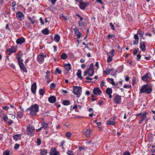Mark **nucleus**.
<instances>
[{"instance_id": "1", "label": "nucleus", "mask_w": 155, "mask_h": 155, "mask_svg": "<svg viewBox=\"0 0 155 155\" xmlns=\"http://www.w3.org/2000/svg\"><path fill=\"white\" fill-rule=\"evenodd\" d=\"M39 107L37 104L32 105L29 108L25 110L26 112L29 111V114L31 116H35L39 112Z\"/></svg>"}, {"instance_id": "2", "label": "nucleus", "mask_w": 155, "mask_h": 155, "mask_svg": "<svg viewBox=\"0 0 155 155\" xmlns=\"http://www.w3.org/2000/svg\"><path fill=\"white\" fill-rule=\"evenodd\" d=\"M152 91V86L148 84L142 85L140 90V93H145L147 94H149Z\"/></svg>"}, {"instance_id": "3", "label": "nucleus", "mask_w": 155, "mask_h": 155, "mask_svg": "<svg viewBox=\"0 0 155 155\" xmlns=\"http://www.w3.org/2000/svg\"><path fill=\"white\" fill-rule=\"evenodd\" d=\"M94 73V64L92 63L90 64L89 67L87 68L84 71L83 76H85L87 74L89 76L91 77L93 75Z\"/></svg>"}, {"instance_id": "4", "label": "nucleus", "mask_w": 155, "mask_h": 155, "mask_svg": "<svg viewBox=\"0 0 155 155\" xmlns=\"http://www.w3.org/2000/svg\"><path fill=\"white\" fill-rule=\"evenodd\" d=\"M16 58L18 60V65L20 69L24 72L26 73L27 72V70L23 64V60L21 58V57L20 56H17Z\"/></svg>"}, {"instance_id": "5", "label": "nucleus", "mask_w": 155, "mask_h": 155, "mask_svg": "<svg viewBox=\"0 0 155 155\" xmlns=\"http://www.w3.org/2000/svg\"><path fill=\"white\" fill-rule=\"evenodd\" d=\"M82 92L81 88L80 87L74 86L73 87V93L77 95V97L79 98L81 96Z\"/></svg>"}, {"instance_id": "6", "label": "nucleus", "mask_w": 155, "mask_h": 155, "mask_svg": "<svg viewBox=\"0 0 155 155\" xmlns=\"http://www.w3.org/2000/svg\"><path fill=\"white\" fill-rule=\"evenodd\" d=\"M35 128L34 127L28 125L27 127V134L31 137H33L35 134Z\"/></svg>"}, {"instance_id": "7", "label": "nucleus", "mask_w": 155, "mask_h": 155, "mask_svg": "<svg viewBox=\"0 0 155 155\" xmlns=\"http://www.w3.org/2000/svg\"><path fill=\"white\" fill-rule=\"evenodd\" d=\"M121 100V96L118 94H116L114 97V103L116 104L120 103Z\"/></svg>"}, {"instance_id": "8", "label": "nucleus", "mask_w": 155, "mask_h": 155, "mask_svg": "<svg viewBox=\"0 0 155 155\" xmlns=\"http://www.w3.org/2000/svg\"><path fill=\"white\" fill-rule=\"evenodd\" d=\"M46 57V55H43L40 54L38 55L37 58V60L38 63L39 64L42 63L44 61L45 58Z\"/></svg>"}, {"instance_id": "9", "label": "nucleus", "mask_w": 155, "mask_h": 155, "mask_svg": "<svg viewBox=\"0 0 155 155\" xmlns=\"http://www.w3.org/2000/svg\"><path fill=\"white\" fill-rule=\"evenodd\" d=\"M16 50V48L13 46L11 48L7 49L6 51V52L8 55H10L12 53L15 52Z\"/></svg>"}, {"instance_id": "10", "label": "nucleus", "mask_w": 155, "mask_h": 155, "mask_svg": "<svg viewBox=\"0 0 155 155\" xmlns=\"http://www.w3.org/2000/svg\"><path fill=\"white\" fill-rule=\"evenodd\" d=\"M102 93V91L99 87H95L93 90V93L96 95H100Z\"/></svg>"}, {"instance_id": "11", "label": "nucleus", "mask_w": 155, "mask_h": 155, "mask_svg": "<svg viewBox=\"0 0 155 155\" xmlns=\"http://www.w3.org/2000/svg\"><path fill=\"white\" fill-rule=\"evenodd\" d=\"M3 117V119L4 121L7 122L8 120V117L7 116L5 115L3 111L2 110H0V118H1Z\"/></svg>"}, {"instance_id": "12", "label": "nucleus", "mask_w": 155, "mask_h": 155, "mask_svg": "<svg viewBox=\"0 0 155 155\" xmlns=\"http://www.w3.org/2000/svg\"><path fill=\"white\" fill-rule=\"evenodd\" d=\"M50 155H59V153L57 151L56 149L54 147L51 149V151L50 152Z\"/></svg>"}, {"instance_id": "13", "label": "nucleus", "mask_w": 155, "mask_h": 155, "mask_svg": "<svg viewBox=\"0 0 155 155\" xmlns=\"http://www.w3.org/2000/svg\"><path fill=\"white\" fill-rule=\"evenodd\" d=\"M16 17L19 19L21 20L24 19V15L20 11L17 12L16 14Z\"/></svg>"}, {"instance_id": "14", "label": "nucleus", "mask_w": 155, "mask_h": 155, "mask_svg": "<svg viewBox=\"0 0 155 155\" xmlns=\"http://www.w3.org/2000/svg\"><path fill=\"white\" fill-rule=\"evenodd\" d=\"M37 88L36 83L35 82L31 85V91L33 94H35Z\"/></svg>"}, {"instance_id": "15", "label": "nucleus", "mask_w": 155, "mask_h": 155, "mask_svg": "<svg viewBox=\"0 0 155 155\" xmlns=\"http://www.w3.org/2000/svg\"><path fill=\"white\" fill-rule=\"evenodd\" d=\"M79 3V7L82 10H84L88 5L87 3H85L83 2V1Z\"/></svg>"}, {"instance_id": "16", "label": "nucleus", "mask_w": 155, "mask_h": 155, "mask_svg": "<svg viewBox=\"0 0 155 155\" xmlns=\"http://www.w3.org/2000/svg\"><path fill=\"white\" fill-rule=\"evenodd\" d=\"M151 77V74L148 72L142 77V79L144 81H147L148 79L150 78Z\"/></svg>"}, {"instance_id": "17", "label": "nucleus", "mask_w": 155, "mask_h": 155, "mask_svg": "<svg viewBox=\"0 0 155 155\" xmlns=\"http://www.w3.org/2000/svg\"><path fill=\"white\" fill-rule=\"evenodd\" d=\"M140 48L142 51H145L146 45L144 42L141 41L140 42Z\"/></svg>"}, {"instance_id": "18", "label": "nucleus", "mask_w": 155, "mask_h": 155, "mask_svg": "<svg viewBox=\"0 0 155 155\" xmlns=\"http://www.w3.org/2000/svg\"><path fill=\"white\" fill-rule=\"evenodd\" d=\"M25 41L24 38H18L16 41V42L18 44L22 45Z\"/></svg>"}, {"instance_id": "19", "label": "nucleus", "mask_w": 155, "mask_h": 155, "mask_svg": "<svg viewBox=\"0 0 155 155\" xmlns=\"http://www.w3.org/2000/svg\"><path fill=\"white\" fill-rule=\"evenodd\" d=\"M56 100V98L54 96H51L48 98V101L51 103H54Z\"/></svg>"}, {"instance_id": "20", "label": "nucleus", "mask_w": 155, "mask_h": 155, "mask_svg": "<svg viewBox=\"0 0 155 155\" xmlns=\"http://www.w3.org/2000/svg\"><path fill=\"white\" fill-rule=\"evenodd\" d=\"M41 124L42 129L43 128L44 130H46L48 128V124L44 121L41 122Z\"/></svg>"}, {"instance_id": "21", "label": "nucleus", "mask_w": 155, "mask_h": 155, "mask_svg": "<svg viewBox=\"0 0 155 155\" xmlns=\"http://www.w3.org/2000/svg\"><path fill=\"white\" fill-rule=\"evenodd\" d=\"M92 130L89 128L87 129L86 131H83V133L87 137H88L90 136V134Z\"/></svg>"}, {"instance_id": "22", "label": "nucleus", "mask_w": 155, "mask_h": 155, "mask_svg": "<svg viewBox=\"0 0 155 155\" xmlns=\"http://www.w3.org/2000/svg\"><path fill=\"white\" fill-rule=\"evenodd\" d=\"M13 138L15 140L17 141L21 139V135L20 134H16L13 136Z\"/></svg>"}, {"instance_id": "23", "label": "nucleus", "mask_w": 155, "mask_h": 155, "mask_svg": "<svg viewBox=\"0 0 155 155\" xmlns=\"http://www.w3.org/2000/svg\"><path fill=\"white\" fill-rule=\"evenodd\" d=\"M64 68L67 72L69 71L71 69V66L70 64H65L64 65Z\"/></svg>"}, {"instance_id": "24", "label": "nucleus", "mask_w": 155, "mask_h": 155, "mask_svg": "<svg viewBox=\"0 0 155 155\" xmlns=\"http://www.w3.org/2000/svg\"><path fill=\"white\" fill-rule=\"evenodd\" d=\"M81 70L80 69H79L78 70V72L76 74V75L81 80H82L83 79V77L81 76Z\"/></svg>"}, {"instance_id": "25", "label": "nucleus", "mask_w": 155, "mask_h": 155, "mask_svg": "<svg viewBox=\"0 0 155 155\" xmlns=\"http://www.w3.org/2000/svg\"><path fill=\"white\" fill-rule=\"evenodd\" d=\"M115 124V122L114 121H111V120H109L107 121L106 125H112L114 126Z\"/></svg>"}, {"instance_id": "26", "label": "nucleus", "mask_w": 155, "mask_h": 155, "mask_svg": "<svg viewBox=\"0 0 155 155\" xmlns=\"http://www.w3.org/2000/svg\"><path fill=\"white\" fill-rule=\"evenodd\" d=\"M141 119L143 121L144 120H145L146 121H147V119L146 113L145 112L142 114Z\"/></svg>"}, {"instance_id": "27", "label": "nucleus", "mask_w": 155, "mask_h": 155, "mask_svg": "<svg viewBox=\"0 0 155 155\" xmlns=\"http://www.w3.org/2000/svg\"><path fill=\"white\" fill-rule=\"evenodd\" d=\"M49 31L48 28H45L42 31V33L45 35H48L49 34Z\"/></svg>"}, {"instance_id": "28", "label": "nucleus", "mask_w": 155, "mask_h": 155, "mask_svg": "<svg viewBox=\"0 0 155 155\" xmlns=\"http://www.w3.org/2000/svg\"><path fill=\"white\" fill-rule=\"evenodd\" d=\"M47 150L45 149H43L41 150V155H46L47 154Z\"/></svg>"}, {"instance_id": "29", "label": "nucleus", "mask_w": 155, "mask_h": 155, "mask_svg": "<svg viewBox=\"0 0 155 155\" xmlns=\"http://www.w3.org/2000/svg\"><path fill=\"white\" fill-rule=\"evenodd\" d=\"M17 115L19 119H21L23 116V114L21 112L18 111L17 113Z\"/></svg>"}, {"instance_id": "30", "label": "nucleus", "mask_w": 155, "mask_h": 155, "mask_svg": "<svg viewBox=\"0 0 155 155\" xmlns=\"http://www.w3.org/2000/svg\"><path fill=\"white\" fill-rule=\"evenodd\" d=\"M60 37L59 35H56L54 37V40L56 42H58L60 40Z\"/></svg>"}, {"instance_id": "31", "label": "nucleus", "mask_w": 155, "mask_h": 155, "mask_svg": "<svg viewBox=\"0 0 155 155\" xmlns=\"http://www.w3.org/2000/svg\"><path fill=\"white\" fill-rule=\"evenodd\" d=\"M112 92V90L110 88H107L106 90V93L107 94H111Z\"/></svg>"}, {"instance_id": "32", "label": "nucleus", "mask_w": 155, "mask_h": 155, "mask_svg": "<svg viewBox=\"0 0 155 155\" xmlns=\"http://www.w3.org/2000/svg\"><path fill=\"white\" fill-rule=\"evenodd\" d=\"M39 93L40 95L43 96L45 93V91L44 88H40L39 90Z\"/></svg>"}, {"instance_id": "33", "label": "nucleus", "mask_w": 155, "mask_h": 155, "mask_svg": "<svg viewBox=\"0 0 155 155\" xmlns=\"http://www.w3.org/2000/svg\"><path fill=\"white\" fill-rule=\"evenodd\" d=\"M63 105L66 106L70 104V101L68 100H64L62 103Z\"/></svg>"}, {"instance_id": "34", "label": "nucleus", "mask_w": 155, "mask_h": 155, "mask_svg": "<svg viewBox=\"0 0 155 155\" xmlns=\"http://www.w3.org/2000/svg\"><path fill=\"white\" fill-rule=\"evenodd\" d=\"M46 75L45 76V78L46 79H48L50 78V71L49 70H47L46 72Z\"/></svg>"}, {"instance_id": "35", "label": "nucleus", "mask_w": 155, "mask_h": 155, "mask_svg": "<svg viewBox=\"0 0 155 155\" xmlns=\"http://www.w3.org/2000/svg\"><path fill=\"white\" fill-rule=\"evenodd\" d=\"M107 80H110V83L112 84L114 86H116L117 87V84H115V82L114 81V79L113 78H107Z\"/></svg>"}, {"instance_id": "36", "label": "nucleus", "mask_w": 155, "mask_h": 155, "mask_svg": "<svg viewBox=\"0 0 155 155\" xmlns=\"http://www.w3.org/2000/svg\"><path fill=\"white\" fill-rule=\"evenodd\" d=\"M61 57L62 59H65L67 58L68 56L66 54L64 53L61 55Z\"/></svg>"}, {"instance_id": "37", "label": "nucleus", "mask_w": 155, "mask_h": 155, "mask_svg": "<svg viewBox=\"0 0 155 155\" xmlns=\"http://www.w3.org/2000/svg\"><path fill=\"white\" fill-rule=\"evenodd\" d=\"M66 153L68 155H74V152L69 150H67Z\"/></svg>"}, {"instance_id": "38", "label": "nucleus", "mask_w": 155, "mask_h": 155, "mask_svg": "<svg viewBox=\"0 0 155 155\" xmlns=\"http://www.w3.org/2000/svg\"><path fill=\"white\" fill-rule=\"evenodd\" d=\"M71 132H68L66 134V137L68 139H69L71 137Z\"/></svg>"}, {"instance_id": "39", "label": "nucleus", "mask_w": 155, "mask_h": 155, "mask_svg": "<svg viewBox=\"0 0 155 155\" xmlns=\"http://www.w3.org/2000/svg\"><path fill=\"white\" fill-rule=\"evenodd\" d=\"M56 86V84L54 83H52L50 85V88L51 89H53Z\"/></svg>"}, {"instance_id": "40", "label": "nucleus", "mask_w": 155, "mask_h": 155, "mask_svg": "<svg viewBox=\"0 0 155 155\" xmlns=\"http://www.w3.org/2000/svg\"><path fill=\"white\" fill-rule=\"evenodd\" d=\"M74 34L75 35H77L78 34L79 32H80L78 30V28H74Z\"/></svg>"}, {"instance_id": "41", "label": "nucleus", "mask_w": 155, "mask_h": 155, "mask_svg": "<svg viewBox=\"0 0 155 155\" xmlns=\"http://www.w3.org/2000/svg\"><path fill=\"white\" fill-rule=\"evenodd\" d=\"M112 57L110 56H108V58H107V62L110 63V62H111L112 61Z\"/></svg>"}, {"instance_id": "42", "label": "nucleus", "mask_w": 155, "mask_h": 155, "mask_svg": "<svg viewBox=\"0 0 155 155\" xmlns=\"http://www.w3.org/2000/svg\"><path fill=\"white\" fill-rule=\"evenodd\" d=\"M79 149L80 151L81 150H86L87 149V148L86 147H85L84 146H79Z\"/></svg>"}, {"instance_id": "43", "label": "nucleus", "mask_w": 155, "mask_h": 155, "mask_svg": "<svg viewBox=\"0 0 155 155\" xmlns=\"http://www.w3.org/2000/svg\"><path fill=\"white\" fill-rule=\"evenodd\" d=\"M10 154V151L8 150H7L4 152L3 155H9Z\"/></svg>"}, {"instance_id": "44", "label": "nucleus", "mask_w": 155, "mask_h": 155, "mask_svg": "<svg viewBox=\"0 0 155 155\" xmlns=\"http://www.w3.org/2000/svg\"><path fill=\"white\" fill-rule=\"evenodd\" d=\"M139 50L138 48L134 49L133 51V54L134 55H136L138 53V51Z\"/></svg>"}, {"instance_id": "45", "label": "nucleus", "mask_w": 155, "mask_h": 155, "mask_svg": "<svg viewBox=\"0 0 155 155\" xmlns=\"http://www.w3.org/2000/svg\"><path fill=\"white\" fill-rule=\"evenodd\" d=\"M144 33L143 31H140L139 33V34L140 35V36L143 39H145V38L143 37Z\"/></svg>"}, {"instance_id": "46", "label": "nucleus", "mask_w": 155, "mask_h": 155, "mask_svg": "<svg viewBox=\"0 0 155 155\" xmlns=\"http://www.w3.org/2000/svg\"><path fill=\"white\" fill-rule=\"evenodd\" d=\"M37 145L38 146L40 145L41 144V140L40 138H37Z\"/></svg>"}, {"instance_id": "47", "label": "nucleus", "mask_w": 155, "mask_h": 155, "mask_svg": "<svg viewBox=\"0 0 155 155\" xmlns=\"http://www.w3.org/2000/svg\"><path fill=\"white\" fill-rule=\"evenodd\" d=\"M77 37V38H80L81 37H83V35L80 33V32H79L78 34L77 35H75Z\"/></svg>"}, {"instance_id": "48", "label": "nucleus", "mask_w": 155, "mask_h": 155, "mask_svg": "<svg viewBox=\"0 0 155 155\" xmlns=\"http://www.w3.org/2000/svg\"><path fill=\"white\" fill-rule=\"evenodd\" d=\"M98 103L99 105L100 106H101L104 104V102L101 100H99L98 101Z\"/></svg>"}, {"instance_id": "49", "label": "nucleus", "mask_w": 155, "mask_h": 155, "mask_svg": "<svg viewBox=\"0 0 155 155\" xmlns=\"http://www.w3.org/2000/svg\"><path fill=\"white\" fill-rule=\"evenodd\" d=\"M137 60L138 61H140V58L141 57V55L140 54H137Z\"/></svg>"}, {"instance_id": "50", "label": "nucleus", "mask_w": 155, "mask_h": 155, "mask_svg": "<svg viewBox=\"0 0 155 155\" xmlns=\"http://www.w3.org/2000/svg\"><path fill=\"white\" fill-rule=\"evenodd\" d=\"M76 16H77L80 19V21H82L83 18L82 17L81 15L78 14H76Z\"/></svg>"}, {"instance_id": "51", "label": "nucleus", "mask_w": 155, "mask_h": 155, "mask_svg": "<svg viewBox=\"0 0 155 155\" xmlns=\"http://www.w3.org/2000/svg\"><path fill=\"white\" fill-rule=\"evenodd\" d=\"M109 24H110V26H111V29L113 30H115V28L114 27V25H113V24H112V23L110 22V23Z\"/></svg>"}, {"instance_id": "52", "label": "nucleus", "mask_w": 155, "mask_h": 155, "mask_svg": "<svg viewBox=\"0 0 155 155\" xmlns=\"http://www.w3.org/2000/svg\"><path fill=\"white\" fill-rule=\"evenodd\" d=\"M19 147H20V145L19 144L16 143V144H15V145L14 148L15 149H17L19 148Z\"/></svg>"}, {"instance_id": "53", "label": "nucleus", "mask_w": 155, "mask_h": 155, "mask_svg": "<svg viewBox=\"0 0 155 155\" xmlns=\"http://www.w3.org/2000/svg\"><path fill=\"white\" fill-rule=\"evenodd\" d=\"M55 71L58 73V74H60L61 73V71L58 68H56Z\"/></svg>"}, {"instance_id": "54", "label": "nucleus", "mask_w": 155, "mask_h": 155, "mask_svg": "<svg viewBox=\"0 0 155 155\" xmlns=\"http://www.w3.org/2000/svg\"><path fill=\"white\" fill-rule=\"evenodd\" d=\"M134 38L135 39L139 40V38L137 34H135L134 35Z\"/></svg>"}, {"instance_id": "55", "label": "nucleus", "mask_w": 155, "mask_h": 155, "mask_svg": "<svg viewBox=\"0 0 155 155\" xmlns=\"http://www.w3.org/2000/svg\"><path fill=\"white\" fill-rule=\"evenodd\" d=\"M139 42V41L138 40H134L133 41V44L134 45H138Z\"/></svg>"}, {"instance_id": "56", "label": "nucleus", "mask_w": 155, "mask_h": 155, "mask_svg": "<svg viewBox=\"0 0 155 155\" xmlns=\"http://www.w3.org/2000/svg\"><path fill=\"white\" fill-rule=\"evenodd\" d=\"M65 143V141L64 140H63L60 143V144H61L60 147H63Z\"/></svg>"}, {"instance_id": "57", "label": "nucleus", "mask_w": 155, "mask_h": 155, "mask_svg": "<svg viewBox=\"0 0 155 155\" xmlns=\"http://www.w3.org/2000/svg\"><path fill=\"white\" fill-rule=\"evenodd\" d=\"M115 36V35H112L109 34L108 35V38H114Z\"/></svg>"}, {"instance_id": "58", "label": "nucleus", "mask_w": 155, "mask_h": 155, "mask_svg": "<svg viewBox=\"0 0 155 155\" xmlns=\"http://www.w3.org/2000/svg\"><path fill=\"white\" fill-rule=\"evenodd\" d=\"M123 155H131L130 152L128 151L125 152L123 154Z\"/></svg>"}, {"instance_id": "59", "label": "nucleus", "mask_w": 155, "mask_h": 155, "mask_svg": "<svg viewBox=\"0 0 155 155\" xmlns=\"http://www.w3.org/2000/svg\"><path fill=\"white\" fill-rule=\"evenodd\" d=\"M39 20L41 25H44V22L43 21L42 18L41 17L40 18Z\"/></svg>"}, {"instance_id": "60", "label": "nucleus", "mask_w": 155, "mask_h": 155, "mask_svg": "<svg viewBox=\"0 0 155 155\" xmlns=\"http://www.w3.org/2000/svg\"><path fill=\"white\" fill-rule=\"evenodd\" d=\"M96 2H99L101 5L104 4V2L102 1V0H96Z\"/></svg>"}, {"instance_id": "61", "label": "nucleus", "mask_w": 155, "mask_h": 155, "mask_svg": "<svg viewBox=\"0 0 155 155\" xmlns=\"http://www.w3.org/2000/svg\"><path fill=\"white\" fill-rule=\"evenodd\" d=\"M104 72L105 73L107 74H109L110 73V71L109 69L107 70L104 71Z\"/></svg>"}, {"instance_id": "62", "label": "nucleus", "mask_w": 155, "mask_h": 155, "mask_svg": "<svg viewBox=\"0 0 155 155\" xmlns=\"http://www.w3.org/2000/svg\"><path fill=\"white\" fill-rule=\"evenodd\" d=\"M28 19L30 20V21L32 24H34V21L32 20V18H31L28 17Z\"/></svg>"}, {"instance_id": "63", "label": "nucleus", "mask_w": 155, "mask_h": 155, "mask_svg": "<svg viewBox=\"0 0 155 155\" xmlns=\"http://www.w3.org/2000/svg\"><path fill=\"white\" fill-rule=\"evenodd\" d=\"M2 108L4 110H8L9 108L7 106H4L2 107Z\"/></svg>"}, {"instance_id": "64", "label": "nucleus", "mask_w": 155, "mask_h": 155, "mask_svg": "<svg viewBox=\"0 0 155 155\" xmlns=\"http://www.w3.org/2000/svg\"><path fill=\"white\" fill-rule=\"evenodd\" d=\"M16 5V2L15 1H13L12 3V6L15 7Z\"/></svg>"}]
</instances>
